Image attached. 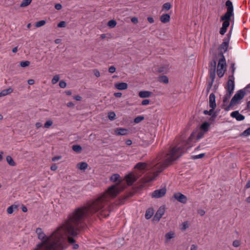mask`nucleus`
<instances>
[{
  "label": "nucleus",
  "instance_id": "1",
  "mask_svg": "<svg viewBox=\"0 0 250 250\" xmlns=\"http://www.w3.org/2000/svg\"><path fill=\"white\" fill-rule=\"evenodd\" d=\"M194 138V135L192 133L187 141L181 140L175 146L170 147L167 152L159 153L150 165L146 163H137L134 167V172H131L125 177L127 185H132L147 170L149 171L145 175L143 182L148 183L155 179L160 173L191 147L190 144Z\"/></svg>",
  "mask_w": 250,
  "mask_h": 250
},
{
  "label": "nucleus",
  "instance_id": "2",
  "mask_svg": "<svg viewBox=\"0 0 250 250\" xmlns=\"http://www.w3.org/2000/svg\"><path fill=\"white\" fill-rule=\"evenodd\" d=\"M78 230V208L70 214L67 220L59 227L50 235L46 236L41 228L36 230L38 237L42 242L37 245L34 250H63L66 247L67 240L73 244Z\"/></svg>",
  "mask_w": 250,
  "mask_h": 250
},
{
  "label": "nucleus",
  "instance_id": "3",
  "mask_svg": "<svg viewBox=\"0 0 250 250\" xmlns=\"http://www.w3.org/2000/svg\"><path fill=\"white\" fill-rule=\"evenodd\" d=\"M123 183H124L125 182L120 181L118 183L110 186L103 194L89 201L83 207L79 208V231L81 220L87 219L94 213L99 211L102 212L106 210H110L109 202L110 200L115 198L126 188L125 185H123ZM85 225V223L82 225L83 229Z\"/></svg>",
  "mask_w": 250,
  "mask_h": 250
},
{
  "label": "nucleus",
  "instance_id": "4",
  "mask_svg": "<svg viewBox=\"0 0 250 250\" xmlns=\"http://www.w3.org/2000/svg\"><path fill=\"white\" fill-rule=\"evenodd\" d=\"M226 89V93L223 100L224 104L227 103L228 102L233 92L234 89V82L233 80L229 79L227 82Z\"/></svg>",
  "mask_w": 250,
  "mask_h": 250
},
{
  "label": "nucleus",
  "instance_id": "5",
  "mask_svg": "<svg viewBox=\"0 0 250 250\" xmlns=\"http://www.w3.org/2000/svg\"><path fill=\"white\" fill-rule=\"evenodd\" d=\"M245 94L246 92L244 89L238 90L231 99L230 102V105L231 106L236 104L238 101L242 100L244 97Z\"/></svg>",
  "mask_w": 250,
  "mask_h": 250
},
{
  "label": "nucleus",
  "instance_id": "6",
  "mask_svg": "<svg viewBox=\"0 0 250 250\" xmlns=\"http://www.w3.org/2000/svg\"><path fill=\"white\" fill-rule=\"evenodd\" d=\"M167 189L163 188L161 189L154 190L151 193V197L155 198H159L163 197L166 193Z\"/></svg>",
  "mask_w": 250,
  "mask_h": 250
},
{
  "label": "nucleus",
  "instance_id": "7",
  "mask_svg": "<svg viewBox=\"0 0 250 250\" xmlns=\"http://www.w3.org/2000/svg\"><path fill=\"white\" fill-rule=\"evenodd\" d=\"M174 197L178 202L183 204H186L187 202V197L180 192H176L174 194Z\"/></svg>",
  "mask_w": 250,
  "mask_h": 250
},
{
  "label": "nucleus",
  "instance_id": "8",
  "mask_svg": "<svg viewBox=\"0 0 250 250\" xmlns=\"http://www.w3.org/2000/svg\"><path fill=\"white\" fill-rule=\"evenodd\" d=\"M209 105L211 108L215 109L216 104L215 103V96L213 93H211L209 97Z\"/></svg>",
  "mask_w": 250,
  "mask_h": 250
},
{
  "label": "nucleus",
  "instance_id": "9",
  "mask_svg": "<svg viewBox=\"0 0 250 250\" xmlns=\"http://www.w3.org/2000/svg\"><path fill=\"white\" fill-rule=\"evenodd\" d=\"M231 117L235 118L237 121H241L245 119L244 116L240 114L238 111H234L231 113Z\"/></svg>",
  "mask_w": 250,
  "mask_h": 250
},
{
  "label": "nucleus",
  "instance_id": "10",
  "mask_svg": "<svg viewBox=\"0 0 250 250\" xmlns=\"http://www.w3.org/2000/svg\"><path fill=\"white\" fill-rule=\"evenodd\" d=\"M114 132L117 135H125L128 134V130L126 128L118 127L114 130Z\"/></svg>",
  "mask_w": 250,
  "mask_h": 250
},
{
  "label": "nucleus",
  "instance_id": "11",
  "mask_svg": "<svg viewBox=\"0 0 250 250\" xmlns=\"http://www.w3.org/2000/svg\"><path fill=\"white\" fill-rule=\"evenodd\" d=\"M226 63L225 59L224 56L222 55V58L220 59L219 60L217 68L226 70Z\"/></svg>",
  "mask_w": 250,
  "mask_h": 250
},
{
  "label": "nucleus",
  "instance_id": "12",
  "mask_svg": "<svg viewBox=\"0 0 250 250\" xmlns=\"http://www.w3.org/2000/svg\"><path fill=\"white\" fill-rule=\"evenodd\" d=\"M233 15V12L227 11L226 13L221 17V21H230L231 17Z\"/></svg>",
  "mask_w": 250,
  "mask_h": 250
},
{
  "label": "nucleus",
  "instance_id": "13",
  "mask_svg": "<svg viewBox=\"0 0 250 250\" xmlns=\"http://www.w3.org/2000/svg\"><path fill=\"white\" fill-rule=\"evenodd\" d=\"M127 84L125 83H118L115 84V87L118 90H125L127 88Z\"/></svg>",
  "mask_w": 250,
  "mask_h": 250
},
{
  "label": "nucleus",
  "instance_id": "14",
  "mask_svg": "<svg viewBox=\"0 0 250 250\" xmlns=\"http://www.w3.org/2000/svg\"><path fill=\"white\" fill-rule=\"evenodd\" d=\"M175 237V234L174 231H170L167 233L165 235V243H168L171 239Z\"/></svg>",
  "mask_w": 250,
  "mask_h": 250
},
{
  "label": "nucleus",
  "instance_id": "15",
  "mask_svg": "<svg viewBox=\"0 0 250 250\" xmlns=\"http://www.w3.org/2000/svg\"><path fill=\"white\" fill-rule=\"evenodd\" d=\"M170 19V15L168 14H163L160 17V21L163 23H166L169 21Z\"/></svg>",
  "mask_w": 250,
  "mask_h": 250
},
{
  "label": "nucleus",
  "instance_id": "16",
  "mask_svg": "<svg viewBox=\"0 0 250 250\" xmlns=\"http://www.w3.org/2000/svg\"><path fill=\"white\" fill-rule=\"evenodd\" d=\"M152 94V93L148 91H141L139 93V96L141 98H148Z\"/></svg>",
  "mask_w": 250,
  "mask_h": 250
},
{
  "label": "nucleus",
  "instance_id": "17",
  "mask_svg": "<svg viewBox=\"0 0 250 250\" xmlns=\"http://www.w3.org/2000/svg\"><path fill=\"white\" fill-rule=\"evenodd\" d=\"M13 91V88L9 87L8 89L2 90L0 92V97L6 96L12 93Z\"/></svg>",
  "mask_w": 250,
  "mask_h": 250
},
{
  "label": "nucleus",
  "instance_id": "18",
  "mask_svg": "<svg viewBox=\"0 0 250 250\" xmlns=\"http://www.w3.org/2000/svg\"><path fill=\"white\" fill-rule=\"evenodd\" d=\"M210 124L208 122H204L200 126V129L204 132H207L209 129Z\"/></svg>",
  "mask_w": 250,
  "mask_h": 250
},
{
  "label": "nucleus",
  "instance_id": "19",
  "mask_svg": "<svg viewBox=\"0 0 250 250\" xmlns=\"http://www.w3.org/2000/svg\"><path fill=\"white\" fill-rule=\"evenodd\" d=\"M154 211L153 209L152 208H148L146 210V214H145V217L147 219H150L153 215Z\"/></svg>",
  "mask_w": 250,
  "mask_h": 250
},
{
  "label": "nucleus",
  "instance_id": "20",
  "mask_svg": "<svg viewBox=\"0 0 250 250\" xmlns=\"http://www.w3.org/2000/svg\"><path fill=\"white\" fill-rule=\"evenodd\" d=\"M215 62H214V68L212 69H210L209 71V77L211 79V81H214L215 77Z\"/></svg>",
  "mask_w": 250,
  "mask_h": 250
},
{
  "label": "nucleus",
  "instance_id": "21",
  "mask_svg": "<svg viewBox=\"0 0 250 250\" xmlns=\"http://www.w3.org/2000/svg\"><path fill=\"white\" fill-rule=\"evenodd\" d=\"M226 5L227 7V11L233 12V7L232 2L228 0L226 2Z\"/></svg>",
  "mask_w": 250,
  "mask_h": 250
},
{
  "label": "nucleus",
  "instance_id": "22",
  "mask_svg": "<svg viewBox=\"0 0 250 250\" xmlns=\"http://www.w3.org/2000/svg\"><path fill=\"white\" fill-rule=\"evenodd\" d=\"M6 161L8 164L11 166H15L16 163L14 162L12 158L10 156H7L6 158Z\"/></svg>",
  "mask_w": 250,
  "mask_h": 250
},
{
  "label": "nucleus",
  "instance_id": "23",
  "mask_svg": "<svg viewBox=\"0 0 250 250\" xmlns=\"http://www.w3.org/2000/svg\"><path fill=\"white\" fill-rule=\"evenodd\" d=\"M32 2V0H23L20 4V7H25L29 5Z\"/></svg>",
  "mask_w": 250,
  "mask_h": 250
},
{
  "label": "nucleus",
  "instance_id": "24",
  "mask_svg": "<svg viewBox=\"0 0 250 250\" xmlns=\"http://www.w3.org/2000/svg\"><path fill=\"white\" fill-rule=\"evenodd\" d=\"M171 4L169 2L165 3L163 4L162 6V10H168L171 8Z\"/></svg>",
  "mask_w": 250,
  "mask_h": 250
},
{
  "label": "nucleus",
  "instance_id": "25",
  "mask_svg": "<svg viewBox=\"0 0 250 250\" xmlns=\"http://www.w3.org/2000/svg\"><path fill=\"white\" fill-rule=\"evenodd\" d=\"M127 198H128V197L127 196H125L122 197L119 200V201H117V202L116 203V205H120L123 204L125 203V201L127 199Z\"/></svg>",
  "mask_w": 250,
  "mask_h": 250
},
{
  "label": "nucleus",
  "instance_id": "26",
  "mask_svg": "<svg viewBox=\"0 0 250 250\" xmlns=\"http://www.w3.org/2000/svg\"><path fill=\"white\" fill-rule=\"evenodd\" d=\"M120 175L118 174H114L110 177V180L113 182H117L119 180Z\"/></svg>",
  "mask_w": 250,
  "mask_h": 250
},
{
  "label": "nucleus",
  "instance_id": "27",
  "mask_svg": "<svg viewBox=\"0 0 250 250\" xmlns=\"http://www.w3.org/2000/svg\"><path fill=\"white\" fill-rule=\"evenodd\" d=\"M165 210L164 207H160L159 209L157 211V215H159L160 217H162V216L164 214Z\"/></svg>",
  "mask_w": 250,
  "mask_h": 250
},
{
  "label": "nucleus",
  "instance_id": "28",
  "mask_svg": "<svg viewBox=\"0 0 250 250\" xmlns=\"http://www.w3.org/2000/svg\"><path fill=\"white\" fill-rule=\"evenodd\" d=\"M230 39V33H228L227 35V37L223 39V42L227 43L229 45V41Z\"/></svg>",
  "mask_w": 250,
  "mask_h": 250
},
{
  "label": "nucleus",
  "instance_id": "29",
  "mask_svg": "<svg viewBox=\"0 0 250 250\" xmlns=\"http://www.w3.org/2000/svg\"><path fill=\"white\" fill-rule=\"evenodd\" d=\"M229 44L222 42L220 46V49L224 52H226L228 50Z\"/></svg>",
  "mask_w": 250,
  "mask_h": 250
},
{
  "label": "nucleus",
  "instance_id": "30",
  "mask_svg": "<svg viewBox=\"0 0 250 250\" xmlns=\"http://www.w3.org/2000/svg\"><path fill=\"white\" fill-rule=\"evenodd\" d=\"M225 71H226L225 70H222V69L217 68V74L219 78L222 77L224 76Z\"/></svg>",
  "mask_w": 250,
  "mask_h": 250
},
{
  "label": "nucleus",
  "instance_id": "31",
  "mask_svg": "<svg viewBox=\"0 0 250 250\" xmlns=\"http://www.w3.org/2000/svg\"><path fill=\"white\" fill-rule=\"evenodd\" d=\"M46 23V21L44 20H41L37 21L36 23L35 26L36 27H40L44 25Z\"/></svg>",
  "mask_w": 250,
  "mask_h": 250
},
{
  "label": "nucleus",
  "instance_id": "32",
  "mask_svg": "<svg viewBox=\"0 0 250 250\" xmlns=\"http://www.w3.org/2000/svg\"><path fill=\"white\" fill-rule=\"evenodd\" d=\"M160 82L164 83H168V79L166 76H163L160 78Z\"/></svg>",
  "mask_w": 250,
  "mask_h": 250
},
{
  "label": "nucleus",
  "instance_id": "33",
  "mask_svg": "<svg viewBox=\"0 0 250 250\" xmlns=\"http://www.w3.org/2000/svg\"><path fill=\"white\" fill-rule=\"evenodd\" d=\"M87 164L86 163L82 162L79 163V169L81 170H85L87 167Z\"/></svg>",
  "mask_w": 250,
  "mask_h": 250
},
{
  "label": "nucleus",
  "instance_id": "34",
  "mask_svg": "<svg viewBox=\"0 0 250 250\" xmlns=\"http://www.w3.org/2000/svg\"><path fill=\"white\" fill-rule=\"evenodd\" d=\"M60 79L59 76L58 75H55L52 79L51 83L52 84H56Z\"/></svg>",
  "mask_w": 250,
  "mask_h": 250
},
{
  "label": "nucleus",
  "instance_id": "35",
  "mask_svg": "<svg viewBox=\"0 0 250 250\" xmlns=\"http://www.w3.org/2000/svg\"><path fill=\"white\" fill-rule=\"evenodd\" d=\"M144 119V117L142 116H139L134 119V123L136 124L139 123Z\"/></svg>",
  "mask_w": 250,
  "mask_h": 250
},
{
  "label": "nucleus",
  "instance_id": "36",
  "mask_svg": "<svg viewBox=\"0 0 250 250\" xmlns=\"http://www.w3.org/2000/svg\"><path fill=\"white\" fill-rule=\"evenodd\" d=\"M53 124V122L51 120L47 121L44 125V127L48 128H49Z\"/></svg>",
  "mask_w": 250,
  "mask_h": 250
},
{
  "label": "nucleus",
  "instance_id": "37",
  "mask_svg": "<svg viewBox=\"0 0 250 250\" xmlns=\"http://www.w3.org/2000/svg\"><path fill=\"white\" fill-rule=\"evenodd\" d=\"M116 116V114L114 112H109L108 114V117L109 120H113Z\"/></svg>",
  "mask_w": 250,
  "mask_h": 250
},
{
  "label": "nucleus",
  "instance_id": "38",
  "mask_svg": "<svg viewBox=\"0 0 250 250\" xmlns=\"http://www.w3.org/2000/svg\"><path fill=\"white\" fill-rule=\"evenodd\" d=\"M188 228V222H184L181 225V229L182 230H184Z\"/></svg>",
  "mask_w": 250,
  "mask_h": 250
},
{
  "label": "nucleus",
  "instance_id": "39",
  "mask_svg": "<svg viewBox=\"0 0 250 250\" xmlns=\"http://www.w3.org/2000/svg\"><path fill=\"white\" fill-rule=\"evenodd\" d=\"M30 64V62L28 61H22L20 62V65L22 67H25L29 66Z\"/></svg>",
  "mask_w": 250,
  "mask_h": 250
},
{
  "label": "nucleus",
  "instance_id": "40",
  "mask_svg": "<svg viewBox=\"0 0 250 250\" xmlns=\"http://www.w3.org/2000/svg\"><path fill=\"white\" fill-rule=\"evenodd\" d=\"M116 25V22L114 20H110L108 22V25L110 27H114Z\"/></svg>",
  "mask_w": 250,
  "mask_h": 250
},
{
  "label": "nucleus",
  "instance_id": "41",
  "mask_svg": "<svg viewBox=\"0 0 250 250\" xmlns=\"http://www.w3.org/2000/svg\"><path fill=\"white\" fill-rule=\"evenodd\" d=\"M205 156V153H201L198 155L192 156V158L193 159H198L202 158Z\"/></svg>",
  "mask_w": 250,
  "mask_h": 250
},
{
  "label": "nucleus",
  "instance_id": "42",
  "mask_svg": "<svg viewBox=\"0 0 250 250\" xmlns=\"http://www.w3.org/2000/svg\"><path fill=\"white\" fill-rule=\"evenodd\" d=\"M242 135L244 136H248L250 135V127L245 130L242 133Z\"/></svg>",
  "mask_w": 250,
  "mask_h": 250
},
{
  "label": "nucleus",
  "instance_id": "43",
  "mask_svg": "<svg viewBox=\"0 0 250 250\" xmlns=\"http://www.w3.org/2000/svg\"><path fill=\"white\" fill-rule=\"evenodd\" d=\"M59 86L62 88H64L66 86V83L65 81L62 80L59 83Z\"/></svg>",
  "mask_w": 250,
  "mask_h": 250
},
{
  "label": "nucleus",
  "instance_id": "44",
  "mask_svg": "<svg viewBox=\"0 0 250 250\" xmlns=\"http://www.w3.org/2000/svg\"><path fill=\"white\" fill-rule=\"evenodd\" d=\"M227 29L226 27H223L222 26V27L220 28V31H219V33L221 35H224L225 33L226 32L227 30Z\"/></svg>",
  "mask_w": 250,
  "mask_h": 250
},
{
  "label": "nucleus",
  "instance_id": "45",
  "mask_svg": "<svg viewBox=\"0 0 250 250\" xmlns=\"http://www.w3.org/2000/svg\"><path fill=\"white\" fill-rule=\"evenodd\" d=\"M223 22L222 24V26L223 27H226L228 28V27L229 26L230 24V21H223Z\"/></svg>",
  "mask_w": 250,
  "mask_h": 250
},
{
  "label": "nucleus",
  "instance_id": "46",
  "mask_svg": "<svg viewBox=\"0 0 250 250\" xmlns=\"http://www.w3.org/2000/svg\"><path fill=\"white\" fill-rule=\"evenodd\" d=\"M241 244V242L239 240H235L233 242V246L234 247H238Z\"/></svg>",
  "mask_w": 250,
  "mask_h": 250
},
{
  "label": "nucleus",
  "instance_id": "47",
  "mask_svg": "<svg viewBox=\"0 0 250 250\" xmlns=\"http://www.w3.org/2000/svg\"><path fill=\"white\" fill-rule=\"evenodd\" d=\"M58 27H64L66 26V22L64 21H62L58 24Z\"/></svg>",
  "mask_w": 250,
  "mask_h": 250
},
{
  "label": "nucleus",
  "instance_id": "48",
  "mask_svg": "<svg viewBox=\"0 0 250 250\" xmlns=\"http://www.w3.org/2000/svg\"><path fill=\"white\" fill-rule=\"evenodd\" d=\"M14 206L12 205L7 208V211L9 214H12L13 212Z\"/></svg>",
  "mask_w": 250,
  "mask_h": 250
},
{
  "label": "nucleus",
  "instance_id": "49",
  "mask_svg": "<svg viewBox=\"0 0 250 250\" xmlns=\"http://www.w3.org/2000/svg\"><path fill=\"white\" fill-rule=\"evenodd\" d=\"M214 109H212L211 108V109H210L209 111L208 110H204V114L205 115H211L212 114V113Z\"/></svg>",
  "mask_w": 250,
  "mask_h": 250
},
{
  "label": "nucleus",
  "instance_id": "50",
  "mask_svg": "<svg viewBox=\"0 0 250 250\" xmlns=\"http://www.w3.org/2000/svg\"><path fill=\"white\" fill-rule=\"evenodd\" d=\"M116 68L114 66H111L109 67L108 71L111 73H113L115 72Z\"/></svg>",
  "mask_w": 250,
  "mask_h": 250
},
{
  "label": "nucleus",
  "instance_id": "51",
  "mask_svg": "<svg viewBox=\"0 0 250 250\" xmlns=\"http://www.w3.org/2000/svg\"><path fill=\"white\" fill-rule=\"evenodd\" d=\"M205 133V132H204L203 131V132H200L198 133V134H197V139H200L202 138L203 137V136L204 135Z\"/></svg>",
  "mask_w": 250,
  "mask_h": 250
},
{
  "label": "nucleus",
  "instance_id": "52",
  "mask_svg": "<svg viewBox=\"0 0 250 250\" xmlns=\"http://www.w3.org/2000/svg\"><path fill=\"white\" fill-rule=\"evenodd\" d=\"M93 73H94V75H95V76H96L97 77H99L100 76V73L98 70L94 69Z\"/></svg>",
  "mask_w": 250,
  "mask_h": 250
},
{
  "label": "nucleus",
  "instance_id": "53",
  "mask_svg": "<svg viewBox=\"0 0 250 250\" xmlns=\"http://www.w3.org/2000/svg\"><path fill=\"white\" fill-rule=\"evenodd\" d=\"M214 81H211L210 82H208V86H207V90H208V92L209 91V89H210V88L211 87L212 85V84H213V83Z\"/></svg>",
  "mask_w": 250,
  "mask_h": 250
},
{
  "label": "nucleus",
  "instance_id": "54",
  "mask_svg": "<svg viewBox=\"0 0 250 250\" xmlns=\"http://www.w3.org/2000/svg\"><path fill=\"white\" fill-rule=\"evenodd\" d=\"M214 81H211L210 82H208V86H207V90H208V92L209 91V89H210V88L211 87L212 85V84H213V83Z\"/></svg>",
  "mask_w": 250,
  "mask_h": 250
},
{
  "label": "nucleus",
  "instance_id": "55",
  "mask_svg": "<svg viewBox=\"0 0 250 250\" xmlns=\"http://www.w3.org/2000/svg\"><path fill=\"white\" fill-rule=\"evenodd\" d=\"M149 103V100L147 99L144 100L142 102V104L143 105H146L148 104Z\"/></svg>",
  "mask_w": 250,
  "mask_h": 250
},
{
  "label": "nucleus",
  "instance_id": "56",
  "mask_svg": "<svg viewBox=\"0 0 250 250\" xmlns=\"http://www.w3.org/2000/svg\"><path fill=\"white\" fill-rule=\"evenodd\" d=\"M61 158H62L61 156H55L52 158V161L53 162H55V161L59 160L60 159H61Z\"/></svg>",
  "mask_w": 250,
  "mask_h": 250
},
{
  "label": "nucleus",
  "instance_id": "57",
  "mask_svg": "<svg viewBox=\"0 0 250 250\" xmlns=\"http://www.w3.org/2000/svg\"><path fill=\"white\" fill-rule=\"evenodd\" d=\"M58 168L57 166L55 164H53L51 166L50 169L51 170L55 171Z\"/></svg>",
  "mask_w": 250,
  "mask_h": 250
},
{
  "label": "nucleus",
  "instance_id": "58",
  "mask_svg": "<svg viewBox=\"0 0 250 250\" xmlns=\"http://www.w3.org/2000/svg\"><path fill=\"white\" fill-rule=\"evenodd\" d=\"M55 8L57 9V10H60L62 9V6L61 4L60 3H57V4H56L55 5Z\"/></svg>",
  "mask_w": 250,
  "mask_h": 250
},
{
  "label": "nucleus",
  "instance_id": "59",
  "mask_svg": "<svg viewBox=\"0 0 250 250\" xmlns=\"http://www.w3.org/2000/svg\"><path fill=\"white\" fill-rule=\"evenodd\" d=\"M198 213L201 216H203L205 214V211L203 209H199L198 210Z\"/></svg>",
  "mask_w": 250,
  "mask_h": 250
},
{
  "label": "nucleus",
  "instance_id": "60",
  "mask_svg": "<svg viewBox=\"0 0 250 250\" xmlns=\"http://www.w3.org/2000/svg\"><path fill=\"white\" fill-rule=\"evenodd\" d=\"M72 149L75 152H78V145H74L72 147Z\"/></svg>",
  "mask_w": 250,
  "mask_h": 250
},
{
  "label": "nucleus",
  "instance_id": "61",
  "mask_svg": "<svg viewBox=\"0 0 250 250\" xmlns=\"http://www.w3.org/2000/svg\"><path fill=\"white\" fill-rule=\"evenodd\" d=\"M147 20L150 23H152L154 21L153 18L151 17H147Z\"/></svg>",
  "mask_w": 250,
  "mask_h": 250
},
{
  "label": "nucleus",
  "instance_id": "62",
  "mask_svg": "<svg viewBox=\"0 0 250 250\" xmlns=\"http://www.w3.org/2000/svg\"><path fill=\"white\" fill-rule=\"evenodd\" d=\"M131 21L132 22L134 23H136L138 22V19L136 17H133V18H132L131 19Z\"/></svg>",
  "mask_w": 250,
  "mask_h": 250
},
{
  "label": "nucleus",
  "instance_id": "63",
  "mask_svg": "<svg viewBox=\"0 0 250 250\" xmlns=\"http://www.w3.org/2000/svg\"><path fill=\"white\" fill-rule=\"evenodd\" d=\"M197 247L195 245H192L190 247V250H197Z\"/></svg>",
  "mask_w": 250,
  "mask_h": 250
},
{
  "label": "nucleus",
  "instance_id": "64",
  "mask_svg": "<svg viewBox=\"0 0 250 250\" xmlns=\"http://www.w3.org/2000/svg\"><path fill=\"white\" fill-rule=\"evenodd\" d=\"M244 90L245 91H247L250 93V84H248L244 89Z\"/></svg>",
  "mask_w": 250,
  "mask_h": 250
}]
</instances>
